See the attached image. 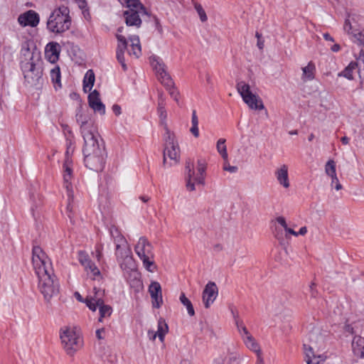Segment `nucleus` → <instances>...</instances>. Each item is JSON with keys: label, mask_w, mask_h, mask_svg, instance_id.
<instances>
[{"label": "nucleus", "mask_w": 364, "mask_h": 364, "mask_svg": "<svg viewBox=\"0 0 364 364\" xmlns=\"http://www.w3.org/2000/svg\"><path fill=\"white\" fill-rule=\"evenodd\" d=\"M32 263L38 278V289L44 299L50 302L59 293L60 285L54 274L50 259L39 246L33 247Z\"/></svg>", "instance_id": "nucleus-1"}, {"label": "nucleus", "mask_w": 364, "mask_h": 364, "mask_svg": "<svg viewBox=\"0 0 364 364\" xmlns=\"http://www.w3.org/2000/svg\"><path fill=\"white\" fill-rule=\"evenodd\" d=\"M109 232L115 245L114 255L117 262L123 271L124 277L131 286H140L139 274L136 270L132 250L126 238L115 226L110 228Z\"/></svg>", "instance_id": "nucleus-2"}, {"label": "nucleus", "mask_w": 364, "mask_h": 364, "mask_svg": "<svg viewBox=\"0 0 364 364\" xmlns=\"http://www.w3.org/2000/svg\"><path fill=\"white\" fill-rule=\"evenodd\" d=\"M20 68L26 86L38 88L43 83V68L41 54L27 47L21 50Z\"/></svg>", "instance_id": "nucleus-3"}, {"label": "nucleus", "mask_w": 364, "mask_h": 364, "mask_svg": "<svg viewBox=\"0 0 364 364\" xmlns=\"http://www.w3.org/2000/svg\"><path fill=\"white\" fill-rule=\"evenodd\" d=\"M80 115L77 122H80V132L84 139L83 154H97L105 152L104 149L99 144L100 135L96 127L92 123L85 122Z\"/></svg>", "instance_id": "nucleus-4"}, {"label": "nucleus", "mask_w": 364, "mask_h": 364, "mask_svg": "<svg viewBox=\"0 0 364 364\" xmlns=\"http://www.w3.org/2000/svg\"><path fill=\"white\" fill-rule=\"evenodd\" d=\"M69 13L68 8L65 6L54 9L47 21L48 30L54 33H61L68 30L71 25Z\"/></svg>", "instance_id": "nucleus-5"}, {"label": "nucleus", "mask_w": 364, "mask_h": 364, "mask_svg": "<svg viewBox=\"0 0 364 364\" xmlns=\"http://www.w3.org/2000/svg\"><path fill=\"white\" fill-rule=\"evenodd\" d=\"M60 338L67 354L73 355L83 346L80 331L76 327L64 326L60 330Z\"/></svg>", "instance_id": "nucleus-6"}, {"label": "nucleus", "mask_w": 364, "mask_h": 364, "mask_svg": "<svg viewBox=\"0 0 364 364\" xmlns=\"http://www.w3.org/2000/svg\"><path fill=\"white\" fill-rule=\"evenodd\" d=\"M186 188L188 191H193L196 190V185H203L205 183L206 164L203 160H198L196 169L194 168L192 161H186Z\"/></svg>", "instance_id": "nucleus-7"}, {"label": "nucleus", "mask_w": 364, "mask_h": 364, "mask_svg": "<svg viewBox=\"0 0 364 364\" xmlns=\"http://www.w3.org/2000/svg\"><path fill=\"white\" fill-rule=\"evenodd\" d=\"M134 251L147 271L154 272L156 270V265L154 260L153 247L145 237H141L139 239L134 246Z\"/></svg>", "instance_id": "nucleus-8"}, {"label": "nucleus", "mask_w": 364, "mask_h": 364, "mask_svg": "<svg viewBox=\"0 0 364 364\" xmlns=\"http://www.w3.org/2000/svg\"><path fill=\"white\" fill-rule=\"evenodd\" d=\"M232 316L235 320V325L237 331L242 339V341L245 346L251 351L255 353L257 356V363L263 364V359L262 357V350L259 343L249 332L243 321L240 318L237 314H235L232 311Z\"/></svg>", "instance_id": "nucleus-9"}, {"label": "nucleus", "mask_w": 364, "mask_h": 364, "mask_svg": "<svg viewBox=\"0 0 364 364\" xmlns=\"http://www.w3.org/2000/svg\"><path fill=\"white\" fill-rule=\"evenodd\" d=\"M163 163L164 166H171L180 160V149L175 135L166 129L165 135Z\"/></svg>", "instance_id": "nucleus-10"}, {"label": "nucleus", "mask_w": 364, "mask_h": 364, "mask_svg": "<svg viewBox=\"0 0 364 364\" xmlns=\"http://www.w3.org/2000/svg\"><path fill=\"white\" fill-rule=\"evenodd\" d=\"M119 1L128 9L124 12L127 25L139 27L141 24L140 15L146 14L143 5L139 0H119Z\"/></svg>", "instance_id": "nucleus-11"}, {"label": "nucleus", "mask_w": 364, "mask_h": 364, "mask_svg": "<svg viewBox=\"0 0 364 364\" xmlns=\"http://www.w3.org/2000/svg\"><path fill=\"white\" fill-rule=\"evenodd\" d=\"M238 93L240 95L244 102L250 109L254 110H262L264 109L261 98L250 90V86L245 81H240L236 85Z\"/></svg>", "instance_id": "nucleus-12"}, {"label": "nucleus", "mask_w": 364, "mask_h": 364, "mask_svg": "<svg viewBox=\"0 0 364 364\" xmlns=\"http://www.w3.org/2000/svg\"><path fill=\"white\" fill-rule=\"evenodd\" d=\"M150 64L155 70L158 80L164 86L172 85V78L166 70V66L163 60L156 56L152 55L149 58Z\"/></svg>", "instance_id": "nucleus-13"}, {"label": "nucleus", "mask_w": 364, "mask_h": 364, "mask_svg": "<svg viewBox=\"0 0 364 364\" xmlns=\"http://www.w3.org/2000/svg\"><path fill=\"white\" fill-rule=\"evenodd\" d=\"M78 261L84 267L87 274L92 279H100L102 278L100 269L85 252H80L78 253Z\"/></svg>", "instance_id": "nucleus-14"}, {"label": "nucleus", "mask_w": 364, "mask_h": 364, "mask_svg": "<svg viewBox=\"0 0 364 364\" xmlns=\"http://www.w3.org/2000/svg\"><path fill=\"white\" fill-rule=\"evenodd\" d=\"M105 290L94 287L86 296L85 304L92 311H95L98 305L104 302Z\"/></svg>", "instance_id": "nucleus-15"}, {"label": "nucleus", "mask_w": 364, "mask_h": 364, "mask_svg": "<svg viewBox=\"0 0 364 364\" xmlns=\"http://www.w3.org/2000/svg\"><path fill=\"white\" fill-rule=\"evenodd\" d=\"M104 152L97 154H84V161L85 166L91 170L100 171L103 169L105 158Z\"/></svg>", "instance_id": "nucleus-16"}, {"label": "nucleus", "mask_w": 364, "mask_h": 364, "mask_svg": "<svg viewBox=\"0 0 364 364\" xmlns=\"http://www.w3.org/2000/svg\"><path fill=\"white\" fill-rule=\"evenodd\" d=\"M122 30L123 27H119L116 34V38L118 41L116 57L118 62L121 64L123 70L126 71L127 70V65L125 63L124 53L127 48V42L126 38L121 34Z\"/></svg>", "instance_id": "nucleus-17"}, {"label": "nucleus", "mask_w": 364, "mask_h": 364, "mask_svg": "<svg viewBox=\"0 0 364 364\" xmlns=\"http://www.w3.org/2000/svg\"><path fill=\"white\" fill-rule=\"evenodd\" d=\"M218 294V289L213 282H209L205 285L203 291V302L204 306L208 309L215 301Z\"/></svg>", "instance_id": "nucleus-18"}, {"label": "nucleus", "mask_w": 364, "mask_h": 364, "mask_svg": "<svg viewBox=\"0 0 364 364\" xmlns=\"http://www.w3.org/2000/svg\"><path fill=\"white\" fill-rule=\"evenodd\" d=\"M274 177L277 183L284 189H288L290 186V179L289 176V167L286 164H282L278 166L274 172Z\"/></svg>", "instance_id": "nucleus-19"}, {"label": "nucleus", "mask_w": 364, "mask_h": 364, "mask_svg": "<svg viewBox=\"0 0 364 364\" xmlns=\"http://www.w3.org/2000/svg\"><path fill=\"white\" fill-rule=\"evenodd\" d=\"M304 359L307 364H321L324 362L326 356L316 353L314 347L307 344H304Z\"/></svg>", "instance_id": "nucleus-20"}, {"label": "nucleus", "mask_w": 364, "mask_h": 364, "mask_svg": "<svg viewBox=\"0 0 364 364\" xmlns=\"http://www.w3.org/2000/svg\"><path fill=\"white\" fill-rule=\"evenodd\" d=\"M40 21L39 15L33 10H29L22 14L18 18V23L22 26H36Z\"/></svg>", "instance_id": "nucleus-21"}, {"label": "nucleus", "mask_w": 364, "mask_h": 364, "mask_svg": "<svg viewBox=\"0 0 364 364\" xmlns=\"http://www.w3.org/2000/svg\"><path fill=\"white\" fill-rule=\"evenodd\" d=\"M149 292L152 299V305L154 308L159 309L163 303L161 287L159 282H153L149 287Z\"/></svg>", "instance_id": "nucleus-22"}, {"label": "nucleus", "mask_w": 364, "mask_h": 364, "mask_svg": "<svg viewBox=\"0 0 364 364\" xmlns=\"http://www.w3.org/2000/svg\"><path fill=\"white\" fill-rule=\"evenodd\" d=\"M88 103L90 107L95 112L100 114H105V106L101 102L99 92L94 90L88 95Z\"/></svg>", "instance_id": "nucleus-23"}, {"label": "nucleus", "mask_w": 364, "mask_h": 364, "mask_svg": "<svg viewBox=\"0 0 364 364\" xmlns=\"http://www.w3.org/2000/svg\"><path fill=\"white\" fill-rule=\"evenodd\" d=\"M60 45L56 42L48 43L45 48L46 58L51 63L58 61L60 55Z\"/></svg>", "instance_id": "nucleus-24"}, {"label": "nucleus", "mask_w": 364, "mask_h": 364, "mask_svg": "<svg viewBox=\"0 0 364 364\" xmlns=\"http://www.w3.org/2000/svg\"><path fill=\"white\" fill-rule=\"evenodd\" d=\"M166 106V97L164 96L163 92H158V107L157 112L160 119V122L161 124L165 125L166 129H168L166 124V120L167 118V113L165 108Z\"/></svg>", "instance_id": "nucleus-25"}, {"label": "nucleus", "mask_w": 364, "mask_h": 364, "mask_svg": "<svg viewBox=\"0 0 364 364\" xmlns=\"http://www.w3.org/2000/svg\"><path fill=\"white\" fill-rule=\"evenodd\" d=\"M352 349L355 355L364 359V338L360 336H354L352 341Z\"/></svg>", "instance_id": "nucleus-26"}, {"label": "nucleus", "mask_w": 364, "mask_h": 364, "mask_svg": "<svg viewBox=\"0 0 364 364\" xmlns=\"http://www.w3.org/2000/svg\"><path fill=\"white\" fill-rule=\"evenodd\" d=\"M301 70V80L303 82L311 81L315 78L316 65L312 61L309 62L307 65L303 67Z\"/></svg>", "instance_id": "nucleus-27"}, {"label": "nucleus", "mask_w": 364, "mask_h": 364, "mask_svg": "<svg viewBox=\"0 0 364 364\" xmlns=\"http://www.w3.org/2000/svg\"><path fill=\"white\" fill-rule=\"evenodd\" d=\"M131 42L129 54L134 55L136 58H139L141 54L140 40L138 36H132L129 38Z\"/></svg>", "instance_id": "nucleus-28"}, {"label": "nucleus", "mask_w": 364, "mask_h": 364, "mask_svg": "<svg viewBox=\"0 0 364 364\" xmlns=\"http://www.w3.org/2000/svg\"><path fill=\"white\" fill-rule=\"evenodd\" d=\"M358 65L356 62L352 61L342 72L338 74V76L344 77L346 79L351 80L353 79L354 73L358 72L359 77L361 78L360 73L358 70Z\"/></svg>", "instance_id": "nucleus-29"}, {"label": "nucleus", "mask_w": 364, "mask_h": 364, "mask_svg": "<svg viewBox=\"0 0 364 364\" xmlns=\"http://www.w3.org/2000/svg\"><path fill=\"white\" fill-rule=\"evenodd\" d=\"M50 80L53 84L55 90L60 89L62 87L61 84V74L60 67L56 65L50 72Z\"/></svg>", "instance_id": "nucleus-30"}, {"label": "nucleus", "mask_w": 364, "mask_h": 364, "mask_svg": "<svg viewBox=\"0 0 364 364\" xmlns=\"http://www.w3.org/2000/svg\"><path fill=\"white\" fill-rule=\"evenodd\" d=\"M95 74L92 70H88L83 79V90L85 92H90L95 83Z\"/></svg>", "instance_id": "nucleus-31"}, {"label": "nucleus", "mask_w": 364, "mask_h": 364, "mask_svg": "<svg viewBox=\"0 0 364 364\" xmlns=\"http://www.w3.org/2000/svg\"><path fill=\"white\" fill-rule=\"evenodd\" d=\"M156 332L158 334V338L160 340V341L164 342L165 336L168 332V324L166 323V321L164 318H160L158 320L157 331Z\"/></svg>", "instance_id": "nucleus-32"}, {"label": "nucleus", "mask_w": 364, "mask_h": 364, "mask_svg": "<svg viewBox=\"0 0 364 364\" xmlns=\"http://www.w3.org/2000/svg\"><path fill=\"white\" fill-rule=\"evenodd\" d=\"M63 186L66 189L68 197L70 199L73 198V175H69L68 173H63Z\"/></svg>", "instance_id": "nucleus-33"}, {"label": "nucleus", "mask_w": 364, "mask_h": 364, "mask_svg": "<svg viewBox=\"0 0 364 364\" xmlns=\"http://www.w3.org/2000/svg\"><path fill=\"white\" fill-rule=\"evenodd\" d=\"M100 317L99 321L102 322L103 318L109 317L112 314V308L109 305L105 304V302L98 305Z\"/></svg>", "instance_id": "nucleus-34"}, {"label": "nucleus", "mask_w": 364, "mask_h": 364, "mask_svg": "<svg viewBox=\"0 0 364 364\" xmlns=\"http://www.w3.org/2000/svg\"><path fill=\"white\" fill-rule=\"evenodd\" d=\"M180 301L186 306L187 312L190 316L195 315V311L191 301L186 296L184 293H181L179 297Z\"/></svg>", "instance_id": "nucleus-35"}, {"label": "nucleus", "mask_w": 364, "mask_h": 364, "mask_svg": "<svg viewBox=\"0 0 364 364\" xmlns=\"http://www.w3.org/2000/svg\"><path fill=\"white\" fill-rule=\"evenodd\" d=\"M276 221L279 224L285 231V237L289 238V235H296L294 229L288 227L286 218L283 216H279L276 218Z\"/></svg>", "instance_id": "nucleus-36"}, {"label": "nucleus", "mask_w": 364, "mask_h": 364, "mask_svg": "<svg viewBox=\"0 0 364 364\" xmlns=\"http://www.w3.org/2000/svg\"><path fill=\"white\" fill-rule=\"evenodd\" d=\"M166 89L168 90L170 96L173 98V100L177 103L179 104L180 101V92L177 87H175L174 82L172 80V85L164 86Z\"/></svg>", "instance_id": "nucleus-37"}, {"label": "nucleus", "mask_w": 364, "mask_h": 364, "mask_svg": "<svg viewBox=\"0 0 364 364\" xmlns=\"http://www.w3.org/2000/svg\"><path fill=\"white\" fill-rule=\"evenodd\" d=\"M325 173L331 178L336 176V162L333 159H329L325 165Z\"/></svg>", "instance_id": "nucleus-38"}, {"label": "nucleus", "mask_w": 364, "mask_h": 364, "mask_svg": "<svg viewBox=\"0 0 364 364\" xmlns=\"http://www.w3.org/2000/svg\"><path fill=\"white\" fill-rule=\"evenodd\" d=\"M217 150L218 153L221 155V156L225 159H228V152L227 148L225 145V139H220L217 142Z\"/></svg>", "instance_id": "nucleus-39"}, {"label": "nucleus", "mask_w": 364, "mask_h": 364, "mask_svg": "<svg viewBox=\"0 0 364 364\" xmlns=\"http://www.w3.org/2000/svg\"><path fill=\"white\" fill-rule=\"evenodd\" d=\"M352 37V40L358 43L363 44L364 43V31L363 30L355 29L353 31V33H350Z\"/></svg>", "instance_id": "nucleus-40"}, {"label": "nucleus", "mask_w": 364, "mask_h": 364, "mask_svg": "<svg viewBox=\"0 0 364 364\" xmlns=\"http://www.w3.org/2000/svg\"><path fill=\"white\" fill-rule=\"evenodd\" d=\"M63 173L73 175V161L70 157H67L63 165Z\"/></svg>", "instance_id": "nucleus-41"}, {"label": "nucleus", "mask_w": 364, "mask_h": 364, "mask_svg": "<svg viewBox=\"0 0 364 364\" xmlns=\"http://www.w3.org/2000/svg\"><path fill=\"white\" fill-rule=\"evenodd\" d=\"M194 8L197 11L200 21L202 22H205L208 20V17H207L206 13L205 11V10L203 9L202 5L198 3H196L194 5Z\"/></svg>", "instance_id": "nucleus-42"}, {"label": "nucleus", "mask_w": 364, "mask_h": 364, "mask_svg": "<svg viewBox=\"0 0 364 364\" xmlns=\"http://www.w3.org/2000/svg\"><path fill=\"white\" fill-rule=\"evenodd\" d=\"M351 20H353V18H350V16H348V18L345 20L344 25H343V29L345 32H346L348 35L350 33H353V31H355V28H353Z\"/></svg>", "instance_id": "nucleus-43"}, {"label": "nucleus", "mask_w": 364, "mask_h": 364, "mask_svg": "<svg viewBox=\"0 0 364 364\" xmlns=\"http://www.w3.org/2000/svg\"><path fill=\"white\" fill-rule=\"evenodd\" d=\"M103 245L101 243L97 244L95 247V252L92 255L95 257L97 260L100 262L102 258Z\"/></svg>", "instance_id": "nucleus-44"}, {"label": "nucleus", "mask_w": 364, "mask_h": 364, "mask_svg": "<svg viewBox=\"0 0 364 364\" xmlns=\"http://www.w3.org/2000/svg\"><path fill=\"white\" fill-rule=\"evenodd\" d=\"M331 186H334V188L336 191H339L342 189V185L340 183L339 180L336 176L331 178Z\"/></svg>", "instance_id": "nucleus-45"}, {"label": "nucleus", "mask_w": 364, "mask_h": 364, "mask_svg": "<svg viewBox=\"0 0 364 364\" xmlns=\"http://www.w3.org/2000/svg\"><path fill=\"white\" fill-rule=\"evenodd\" d=\"M190 131L195 137L199 136L198 125H192Z\"/></svg>", "instance_id": "nucleus-46"}, {"label": "nucleus", "mask_w": 364, "mask_h": 364, "mask_svg": "<svg viewBox=\"0 0 364 364\" xmlns=\"http://www.w3.org/2000/svg\"><path fill=\"white\" fill-rule=\"evenodd\" d=\"M307 228L306 226L301 227L298 232L295 231L296 235H293L295 237L299 235H305L307 233Z\"/></svg>", "instance_id": "nucleus-47"}, {"label": "nucleus", "mask_w": 364, "mask_h": 364, "mask_svg": "<svg viewBox=\"0 0 364 364\" xmlns=\"http://www.w3.org/2000/svg\"><path fill=\"white\" fill-rule=\"evenodd\" d=\"M309 288H310V291H311V296L312 297H316L317 294H318V291L316 289V285L314 283H311L309 286Z\"/></svg>", "instance_id": "nucleus-48"}, {"label": "nucleus", "mask_w": 364, "mask_h": 364, "mask_svg": "<svg viewBox=\"0 0 364 364\" xmlns=\"http://www.w3.org/2000/svg\"><path fill=\"white\" fill-rule=\"evenodd\" d=\"M148 337L150 340L154 341L156 337H158V334L154 330H149L147 332Z\"/></svg>", "instance_id": "nucleus-49"}, {"label": "nucleus", "mask_w": 364, "mask_h": 364, "mask_svg": "<svg viewBox=\"0 0 364 364\" xmlns=\"http://www.w3.org/2000/svg\"><path fill=\"white\" fill-rule=\"evenodd\" d=\"M67 146H68V147H67V151L65 152V159H67V157H70L69 154H70V151L71 152L73 151V144L70 141L67 142Z\"/></svg>", "instance_id": "nucleus-50"}, {"label": "nucleus", "mask_w": 364, "mask_h": 364, "mask_svg": "<svg viewBox=\"0 0 364 364\" xmlns=\"http://www.w3.org/2000/svg\"><path fill=\"white\" fill-rule=\"evenodd\" d=\"M112 109L113 112H114L117 116H118V115L121 114L122 111H121V107H120L119 105H114L112 106Z\"/></svg>", "instance_id": "nucleus-51"}, {"label": "nucleus", "mask_w": 364, "mask_h": 364, "mask_svg": "<svg viewBox=\"0 0 364 364\" xmlns=\"http://www.w3.org/2000/svg\"><path fill=\"white\" fill-rule=\"evenodd\" d=\"M191 124L192 125H198V119L196 111H193L192 113Z\"/></svg>", "instance_id": "nucleus-52"}, {"label": "nucleus", "mask_w": 364, "mask_h": 364, "mask_svg": "<svg viewBox=\"0 0 364 364\" xmlns=\"http://www.w3.org/2000/svg\"><path fill=\"white\" fill-rule=\"evenodd\" d=\"M224 170L228 171L230 173H235L237 171V168L236 166H230V165H225L224 166Z\"/></svg>", "instance_id": "nucleus-53"}, {"label": "nucleus", "mask_w": 364, "mask_h": 364, "mask_svg": "<svg viewBox=\"0 0 364 364\" xmlns=\"http://www.w3.org/2000/svg\"><path fill=\"white\" fill-rule=\"evenodd\" d=\"M74 296L78 301L85 304L86 298L84 299L79 292H75Z\"/></svg>", "instance_id": "nucleus-54"}, {"label": "nucleus", "mask_w": 364, "mask_h": 364, "mask_svg": "<svg viewBox=\"0 0 364 364\" xmlns=\"http://www.w3.org/2000/svg\"><path fill=\"white\" fill-rule=\"evenodd\" d=\"M105 333V329L104 328H100V329H97L96 331V336L98 339H102L103 337L102 336V333Z\"/></svg>", "instance_id": "nucleus-55"}, {"label": "nucleus", "mask_w": 364, "mask_h": 364, "mask_svg": "<svg viewBox=\"0 0 364 364\" xmlns=\"http://www.w3.org/2000/svg\"><path fill=\"white\" fill-rule=\"evenodd\" d=\"M323 37L326 41L333 42L334 40L333 37L328 33H325L323 34Z\"/></svg>", "instance_id": "nucleus-56"}, {"label": "nucleus", "mask_w": 364, "mask_h": 364, "mask_svg": "<svg viewBox=\"0 0 364 364\" xmlns=\"http://www.w3.org/2000/svg\"><path fill=\"white\" fill-rule=\"evenodd\" d=\"M76 3L78 4V6L81 9H84L86 6V1L85 0H75Z\"/></svg>", "instance_id": "nucleus-57"}, {"label": "nucleus", "mask_w": 364, "mask_h": 364, "mask_svg": "<svg viewBox=\"0 0 364 364\" xmlns=\"http://www.w3.org/2000/svg\"><path fill=\"white\" fill-rule=\"evenodd\" d=\"M331 50L335 53L338 52L341 50V46L340 45L335 43L331 47Z\"/></svg>", "instance_id": "nucleus-58"}, {"label": "nucleus", "mask_w": 364, "mask_h": 364, "mask_svg": "<svg viewBox=\"0 0 364 364\" xmlns=\"http://www.w3.org/2000/svg\"><path fill=\"white\" fill-rule=\"evenodd\" d=\"M341 142L345 144V145H347L349 144V141H350V139L347 136H343L341 139Z\"/></svg>", "instance_id": "nucleus-59"}, {"label": "nucleus", "mask_w": 364, "mask_h": 364, "mask_svg": "<svg viewBox=\"0 0 364 364\" xmlns=\"http://www.w3.org/2000/svg\"><path fill=\"white\" fill-rule=\"evenodd\" d=\"M257 47H258L260 50L263 49V48H264V41H263V40L257 41Z\"/></svg>", "instance_id": "nucleus-60"}, {"label": "nucleus", "mask_w": 364, "mask_h": 364, "mask_svg": "<svg viewBox=\"0 0 364 364\" xmlns=\"http://www.w3.org/2000/svg\"><path fill=\"white\" fill-rule=\"evenodd\" d=\"M140 199L144 203H146L149 200V198L148 196H141Z\"/></svg>", "instance_id": "nucleus-61"}, {"label": "nucleus", "mask_w": 364, "mask_h": 364, "mask_svg": "<svg viewBox=\"0 0 364 364\" xmlns=\"http://www.w3.org/2000/svg\"><path fill=\"white\" fill-rule=\"evenodd\" d=\"M255 36L257 37V41L262 40V34L261 33L257 32L256 34H255Z\"/></svg>", "instance_id": "nucleus-62"}, {"label": "nucleus", "mask_w": 364, "mask_h": 364, "mask_svg": "<svg viewBox=\"0 0 364 364\" xmlns=\"http://www.w3.org/2000/svg\"><path fill=\"white\" fill-rule=\"evenodd\" d=\"M314 134H311L309 136L308 139H309V141H311L314 139Z\"/></svg>", "instance_id": "nucleus-63"}, {"label": "nucleus", "mask_w": 364, "mask_h": 364, "mask_svg": "<svg viewBox=\"0 0 364 364\" xmlns=\"http://www.w3.org/2000/svg\"><path fill=\"white\" fill-rule=\"evenodd\" d=\"M348 331L350 332L351 333H353V328L350 327L349 326H347Z\"/></svg>", "instance_id": "nucleus-64"}]
</instances>
